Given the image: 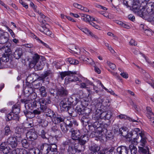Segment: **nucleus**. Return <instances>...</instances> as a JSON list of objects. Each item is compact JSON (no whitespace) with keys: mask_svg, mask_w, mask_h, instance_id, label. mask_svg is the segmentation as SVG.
<instances>
[{"mask_svg":"<svg viewBox=\"0 0 154 154\" xmlns=\"http://www.w3.org/2000/svg\"><path fill=\"white\" fill-rule=\"evenodd\" d=\"M69 131L71 133V139L68 140L64 143L65 145H70L74 143V141H77L81 145H83L88 140V135L86 134L80 137V133L79 130H75L72 128L69 129Z\"/></svg>","mask_w":154,"mask_h":154,"instance_id":"1","label":"nucleus"},{"mask_svg":"<svg viewBox=\"0 0 154 154\" xmlns=\"http://www.w3.org/2000/svg\"><path fill=\"white\" fill-rule=\"evenodd\" d=\"M51 102L50 98L49 97L40 99L38 102V105L40 106V107L34 110L33 111L35 116V115H39L42 112H45L47 108L48 105L50 104Z\"/></svg>","mask_w":154,"mask_h":154,"instance_id":"2","label":"nucleus"},{"mask_svg":"<svg viewBox=\"0 0 154 154\" xmlns=\"http://www.w3.org/2000/svg\"><path fill=\"white\" fill-rule=\"evenodd\" d=\"M78 124L76 121L71 118H69L65 120V122L61 123L60 125V128L63 132L65 133L72 128H73L75 126H78Z\"/></svg>","mask_w":154,"mask_h":154,"instance_id":"3","label":"nucleus"},{"mask_svg":"<svg viewBox=\"0 0 154 154\" xmlns=\"http://www.w3.org/2000/svg\"><path fill=\"white\" fill-rule=\"evenodd\" d=\"M132 0L133 4L131 5V7L134 12L137 13L140 17L143 18H144L146 16L148 17V15H149V17L150 16L149 13H148L147 10L144 7L140 6L139 7L138 5L135 4L134 0Z\"/></svg>","mask_w":154,"mask_h":154,"instance_id":"4","label":"nucleus"},{"mask_svg":"<svg viewBox=\"0 0 154 154\" xmlns=\"http://www.w3.org/2000/svg\"><path fill=\"white\" fill-rule=\"evenodd\" d=\"M57 147L56 145L51 146L47 143H44L41 145L39 148L42 154H48L52 151L56 152Z\"/></svg>","mask_w":154,"mask_h":154,"instance_id":"5","label":"nucleus"},{"mask_svg":"<svg viewBox=\"0 0 154 154\" xmlns=\"http://www.w3.org/2000/svg\"><path fill=\"white\" fill-rule=\"evenodd\" d=\"M72 97L69 98H65L63 99L60 103V106L61 109L63 111H66L68 110L71 103L73 104L74 101L72 100Z\"/></svg>","mask_w":154,"mask_h":154,"instance_id":"6","label":"nucleus"},{"mask_svg":"<svg viewBox=\"0 0 154 154\" xmlns=\"http://www.w3.org/2000/svg\"><path fill=\"white\" fill-rule=\"evenodd\" d=\"M77 104V107L76 108L75 110L77 112L79 115H82L83 114L86 112V109H85L82 104V102L80 101V100L77 98H75V100L73 103L74 105H75Z\"/></svg>","mask_w":154,"mask_h":154,"instance_id":"7","label":"nucleus"},{"mask_svg":"<svg viewBox=\"0 0 154 154\" xmlns=\"http://www.w3.org/2000/svg\"><path fill=\"white\" fill-rule=\"evenodd\" d=\"M21 101L22 103H25V106L26 109H28L32 110L33 107H36L37 106V104H38L39 101L37 102L36 101H30L27 100L25 99H21Z\"/></svg>","mask_w":154,"mask_h":154,"instance_id":"8","label":"nucleus"},{"mask_svg":"<svg viewBox=\"0 0 154 154\" xmlns=\"http://www.w3.org/2000/svg\"><path fill=\"white\" fill-rule=\"evenodd\" d=\"M17 137L10 136L7 139V143L9 147L14 148H16L18 144Z\"/></svg>","mask_w":154,"mask_h":154,"instance_id":"9","label":"nucleus"},{"mask_svg":"<svg viewBox=\"0 0 154 154\" xmlns=\"http://www.w3.org/2000/svg\"><path fill=\"white\" fill-rule=\"evenodd\" d=\"M8 33L0 29V44H4L8 42L9 39Z\"/></svg>","mask_w":154,"mask_h":154,"instance_id":"10","label":"nucleus"},{"mask_svg":"<svg viewBox=\"0 0 154 154\" xmlns=\"http://www.w3.org/2000/svg\"><path fill=\"white\" fill-rule=\"evenodd\" d=\"M30 6L33 8L34 11L39 15V16L38 17V19L40 22H43L44 20L45 21L46 20L47 18L40 11L36 9L37 6H35L33 2H31L30 3Z\"/></svg>","mask_w":154,"mask_h":154,"instance_id":"11","label":"nucleus"},{"mask_svg":"<svg viewBox=\"0 0 154 154\" xmlns=\"http://www.w3.org/2000/svg\"><path fill=\"white\" fill-rule=\"evenodd\" d=\"M66 117L62 115H55L52 119V122L55 124H59L64 122Z\"/></svg>","mask_w":154,"mask_h":154,"instance_id":"12","label":"nucleus"},{"mask_svg":"<svg viewBox=\"0 0 154 154\" xmlns=\"http://www.w3.org/2000/svg\"><path fill=\"white\" fill-rule=\"evenodd\" d=\"M127 129V128L125 127H123L119 128V127L117 125H113L112 128V130L115 134L118 133L123 136H124L123 132L126 131Z\"/></svg>","mask_w":154,"mask_h":154,"instance_id":"13","label":"nucleus"},{"mask_svg":"<svg viewBox=\"0 0 154 154\" xmlns=\"http://www.w3.org/2000/svg\"><path fill=\"white\" fill-rule=\"evenodd\" d=\"M139 135L141 139L139 142L137 143L138 144V146L145 147L147 146V138L145 136L144 134L143 133H140Z\"/></svg>","mask_w":154,"mask_h":154,"instance_id":"14","label":"nucleus"},{"mask_svg":"<svg viewBox=\"0 0 154 154\" xmlns=\"http://www.w3.org/2000/svg\"><path fill=\"white\" fill-rule=\"evenodd\" d=\"M11 132L10 127L7 125L5 127L4 131H0V137L2 138L5 136H8L11 134Z\"/></svg>","mask_w":154,"mask_h":154,"instance_id":"15","label":"nucleus"},{"mask_svg":"<svg viewBox=\"0 0 154 154\" xmlns=\"http://www.w3.org/2000/svg\"><path fill=\"white\" fill-rule=\"evenodd\" d=\"M117 151L119 154H128L129 148L128 146H122L117 148Z\"/></svg>","mask_w":154,"mask_h":154,"instance_id":"16","label":"nucleus"},{"mask_svg":"<svg viewBox=\"0 0 154 154\" xmlns=\"http://www.w3.org/2000/svg\"><path fill=\"white\" fill-rule=\"evenodd\" d=\"M26 137L27 139L31 141H33L37 139V135L35 131H29L26 134Z\"/></svg>","mask_w":154,"mask_h":154,"instance_id":"17","label":"nucleus"},{"mask_svg":"<svg viewBox=\"0 0 154 154\" xmlns=\"http://www.w3.org/2000/svg\"><path fill=\"white\" fill-rule=\"evenodd\" d=\"M24 131V128L17 127L15 130V133L16 134V137L19 138H20V140H21V138H22Z\"/></svg>","mask_w":154,"mask_h":154,"instance_id":"18","label":"nucleus"},{"mask_svg":"<svg viewBox=\"0 0 154 154\" xmlns=\"http://www.w3.org/2000/svg\"><path fill=\"white\" fill-rule=\"evenodd\" d=\"M38 29L41 32L44 33L45 34L48 35H52L51 34V32L50 31L49 29L47 28L46 25L43 26H41Z\"/></svg>","mask_w":154,"mask_h":154,"instance_id":"19","label":"nucleus"},{"mask_svg":"<svg viewBox=\"0 0 154 154\" xmlns=\"http://www.w3.org/2000/svg\"><path fill=\"white\" fill-rule=\"evenodd\" d=\"M89 149L92 154H99L98 152L100 150V148L99 146L94 144L91 145Z\"/></svg>","mask_w":154,"mask_h":154,"instance_id":"20","label":"nucleus"},{"mask_svg":"<svg viewBox=\"0 0 154 154\" xmlns=\"http://www.w3.org/2000/svg\"><path fill=\"white\" fill-rule=\"evenodd\" d=\"M68 94L67 91L64 88L58 89L57 91L56 94L57 96H67Z\"/></svg>","mask_w":154,"mask_h":154,"instance_id":"21","label":"nucleus"},{"mask_svg":"<svg viewBox=\"0 0 154 154\" xmlns=\"http://www.w3.org/2000/svg\"><path fill=\"white\" fill-rule=\"evenodd\" d=\"M77 74V72L76 71H64L61 72L60 73V75L61 78L62 80L63 79V78L66 75H75Z\"/></svg>","mask_w":154,"mask_h":154,"instance_id":"22","label":"nucleus"},{"mask_svg":"<svg viewBox=\"0 0 154 154\" xmlns=\"http://www.w3.org/2000/svg\"><path fill=\"white\" fill-rule=\"evenodd\" d=\"M138 152L140 153H142L144 154H150L149 152V147L146 146L145 147L138 146Z\"/></svg>","mask_w":154,"mask_h":154,"instance_id":"23","label":"nucleus"},{"mask_svg":"<svg viewBox=\"0 0 154 154\" xmlns=\"http://www.w3.org/2000/svg\"><path fill=\"white\" fill-rule=\"evenodd\" d=\"M65 79V81L68 83L73 82H76L79 80V79L77 77L73 75H68Z\"/></svg>","mask_w":154,"mask_h":154,"instance_id":"24","label":"nucleus"},{"mask_svg":"<svg viewBox=\"0 0 154 154\" xmlns=\"http://www.w3.org/2000/svg\"><path fill=\"white\" fill-rule=\"evenodd\" d=\"M23 55L22 50L20 48H17L14 53V56L16 59H18L21 57Z\"/></svg>","mask_w":154,"mask_h":154,"instance_id":"25","label":"nucleus"},{"mask_svg":"<svg viewBox=\"0 0 154 154\" xmlns=\"http://www.w3.org/2000/svg\"><path fill=\"white\" fill-rule=\"evenodd\" d=\"M5 143H2L0 146V150L2 151L3 153L4 154H7L9 153L11 150V147L7 146H4Z\"/></svg>","mask_w":154,"mask_h":154,"instance_id":"26","label":"nucleus"},{"mask_svg":"<svg viewBox=\"0 0 154 154\" xmlns=\"http://www.w3.org/2000/svg\"><path fill=\"white\" fill-rule=\"evenodd\" d=\"M132 134L133 135V138L137 139L138 138L140 135L139 133L140 132V129L138 128H135L132 130L131 131ZM140 133H142L141 132Z\"/></svg>","mask_w":154,"mask_h":154,"instance_id":"27","label":"nucleus"},{"mask_svg":"<svg viewBox=\"0 0 154 154\" xmlns=\"http://www.w3.org/2000/svg\"><path fill=\"white\" fill-rule=\"evenodd\" d=\"M106 111L100 113L98 114H96L95 115V116L93 118H94L95 119H97L99 120L100 119H106Z\"/></svg>","mask_w":154,"mask_h":154,"instance_id":"28","label":"nucleus"},{"mask_svg":"<svg viewBox=\"0 0 154 154\" xmlns=\"http://www.w3.org/2000/svg\"><path fill=\"white\" fill-rule=\"evenodd\" d=\"M74 145V143L71 144L70 145H68L69 146L68 149V152L69 154H75L77 152L78 149L77 148L73 146Z\"/></svg>","mask_w":154,"mask_h":154,"instance_id":"29","label":"nucleus"},{"mask_svg":"<svg viewBox=\"0 0 154 154\" xmlns=\"http://www.w3.org/2000/svg\"><path fill=\"white\" fill-rule=\"evenodd\" d=\"M27 151L23 149H17L13 150L11 154H27Z\"/></svg>","mask_w":154,"mask_h":154,"instance_id":"30","label":"nucleus"},{"mask_svg":"<svg viewBox=\"0 0 154 154\" xmlns=\"http://www.w3.org/2000/svg\"><path fill=\"white\" fill-rule=\"evenodd\" d=\"M20 106L18 103H16L12 107V112L15 114H18L20 112Z\"/></svg>","mask_w":154,"mask_h":154,"instance_id":"31","label":"nucleus"},{"mask_svg":"<svg viewBox=\"0 0 154 154\" xmlns=\"http://www.w3.org/2000/svg\"><path fill=\"white\" fill-rule=\"evenodd\" d=\"M146 115L149 120L154 118V114L152 112L151 108L149 107H147L146 108Z\"/></svg>","mask_w":154,"mask_h":154,"instance_id":"32","label":"nucleus"},{"mask_svg":"<svg viewBox=\"0 0 154 154\" xmlns=\"http://www.w3.org/2000/svg\"><path fill=\"white\" fill-rule=\"evenodd\" d=\"M40 57L37 54H35L32 57V59L30 61V64H32L34 65H35L38 62L39 60Z\"/></svg>","mask_w":154,"mask_h":154,"instance_id":"33","label":"nucleus"},{"mask_svg":"<svg viewBox=\"0 0 154 154\" xmlns=\"http://www.w3.org/2000/svg\"><path fill=\"white\" fill-rule=\"evenodd\" d=\"M37 121L43 127H47L48 124V122L47 121L40 118H38Z\"/></svg>","mask_w":154,"mask_h":154,"instance_id":"34","label":"nucleus"},{"mask_svg":"<svg viewBox=\"0 0 154 154\" xmlns=\"http://www.w3.org/2000/svg\"><path fill=\"white\" fill-rule=\"evenodd\" d=\"M119 118L121 119H128L130 121H132V122H139L138 121V119H137V120H135L134 119H132L131 118H130L129 117H128L126 115H123L122 114H121L119 115L118 116H117Z\"/></svg>","mask_w":154,"mask_h":154,"instance_id":"35","label":"nucleus"},{"mask_svg":"<svg viewBox=\"0 0 154 154\" xmlns=\"http://www.w3.org/2000/svg\"><path fill=\"white\" fill-rule=\"evenodd\" d=\"M81 19L84 21L89 23L90 22V16L88 15L84 14H81Z\"/></svg>","mask_w":154,"mask_h":154,"instance_id":"36","label":"nucleus"},{"mask_svg":"<svg viewBox=\"0 0 154 154\" xmlns=\"http://www.w3.org/2000/svg\"><path fill=\"white\" fill-rule=\"evenodd\" d=\"M102 98H99L94 100L93 103L95 105H97L98 107L101 108L102 106Z\"/></svg>","mask_w":154,"mask_h":154,"instance_id":"37","label":"nucleus"},{"mask_svg":"<svg viewBox=\"0 0 154 154\" xmlns=\"http://www.w3.org/2000/svg\"><path fill=\"white\" fill-rule=\"evenodd\" d=\"M25 116L27 118L29 119H31L35 116V114L33 112L29 111L26 110L23 111Z\"/></svg>","mask_w":154,"mask_h":154,"instance_id":"38","label":"nucleus"},{"mask_svg":"<svg viewBox=\"0 0 154 154\" xmlns=\"http://www.w3.org/2000/svg\"><path fill=\"white\" fill-rule=\"evenodd\" d=\"M2 50L5 51L4 54L6 55L10 56L12 54V52L11 49L7 46L2 48Z\"/></svg>","mask_w":154,"mask_h":154,"instance_id":"39","label":"nucleus"},{"mask_svg":"<svg viewBox=\"0 0 154 154\" xmlns=\"http://www.w3.org/2000/svg\"><path fill=\"white\" fill-rule=\"evenodd\" d=\"M46 113V115L47 116L50 117L51 119L56 115L53 111H52L50 109H48L47 108L46 111H45Z\"/></svg>","mask_w":154,"mask_h":154,"instance_id":"40","label":"nucleus"},{"mask_svg":"<svg viewBox=\"0 0 154 154\" xmlns=\"http://www.w3.org/2000/svg\"><path fill=\"white\" fill-rule=\"evenodd\" d=\"M131 154H136L137 152V149L136 146L133 144H131L128 147Z\"/></svg>","mask_w":154,"mask_h":154,"instance_id":"41","label":"nucleus"},{"mask_svg":"<svg viewBox=\"0 0 154 154\" xmlns=\"http://www.w3.org/2000/svg\"><path fill=\"white\" fill-rule=\"evenodd\" d=\"M38 70H41L43 67L45 63L43 60H40L39 62H38L35 64Z\"/></svg>","mask_w":154,"mask_h":154,"instance_id":"42","label":"nucleus"},{"mask_svg":"<svg viewBox=\"0 0 154 154\" xmlns=\"http://www.w3.org/2000/svg\"><path fill=\"white\" fill-rule=\"evenodd\" d=\"M46 139L48 140V142L51 144L50 145H55L54 144L55 143V141L56 140V138H54L51 136H50L49 137H47V138Z\"/></svg>","mask_w":154,"mask_h":154,"instance_id":"43","label":"nucleus"},{"mask_svg":"<svg viewBox=\"0 0 154 154\" xmlns=\"http://www.w3.org/2000/svg\"><path fill=\"white\" fill-rule=\"evenodd\" d=\"M40 151L38 148H32L29 150V154H39Z\"/></svg>","mask_w":154,"mask_h":154,"instance_id":"44","label":"nucleus"},{"mask_svg":"<svg viewBox=\"0 0 154 154\" xmlns=\"http://www.w3.org/2000/svg\"><path fill=\"white\" fill-rule=\"evenodd\" d=\"M40 94L42 96L44 97L46 96L47 92L45 87L42 86L39 89Z\"/></svg>","mask_w":154,"mask_h":154,"instance_id":"45","label":"nucleus"},{"mask_svg":"<svg viewBox=\"0 0 154 154\" xmlns=\"http://www.w3.org/2000/svg\"><path fill=\"white\" fill-rule=\"evenodd\" d=\"M67 61L71 64L76 65L79 63V61L77 60L74 59L72 58H67Z\"/></svg>","mask_w":154,"mask_h":154,"instance_id":"46","label":"nucleus"},{"mask_svg":"<svg viewBox=\"0 0 154 154\" xmlns=\"http://www.w3.org/2000/svg\"><path fill=\"white\" fill-rule=\"evenodd\" d=\"M102 134L101 133L98 132V131H93L92 132L91 134H90V137H100L102 135Z\"/></svg>","mask_w":154,"mask_h":154,"instance_id":"47","label":"nucleus"},{"mask_svg":"<svg viewBox=\"0 0 154 154\" xmlns=\"http://www.w3.org/2000/svg\"><path fill=\"white\" fill-rule=\"evenodd\" d=\"M109 100L106 99H102V107H105L107 106H109Z\"/></svg>","mask_w":154,"mask_h":154,"instance_id":"48","label":"nucleus"},{"mask_svg":"<svg viewBox=\"0 0 154 154\" xmlns=\"http://www.w3.org/2000/svg\"><path fill=\"white\" fill-rule=\"evenodd\" d=\"M21 142L23 147L25 148H27L29 146V144L26 139L22 140Z\"/></svg>","mask_w":154,"mask_h":154,"instance_id":"49","label":"nucleus"},{"mask_svg":"<svg viewBox=\"0 0 154 154\" xmlns=\"http://www.w3.org/2000/svg\"><path fill=\"white\" fill-rule=\"evenodd\" d=\"M106 119H109L112 116V112L111 110H108L106 111Z\"/></svg>","mask_w":154,"mask_h":154,"instance_id":"50","label":"nucleus"},{"mask_svg":"<svg viewBox=\"0 0 154 154\" xmlns=\"http://www.w3.org/2000/svg\"><path fill=\"white\" fill-rule=\"evenodd\" d=\"M46 134V132L43 130H41L39 131V135L44 139H46L47 138V137L45 135Z\"/></svg>","mask_w":154,"mask_h":154,"instance_id":"51","label":"nucleus"},{"mask_svg":"<svg viewBox=\"0 0 154 154\" xmlns=\"http://www.w3.org/2000/svg\"><path fill=\"white\" fill-rule=\"evenodd\" d=\"M9 56L4 54L2 57V60L5 62H8L9 60Z\"/></svg>","mask_w":154,"mask_h":154,"instance_id":"52","label":"nucleus"},{"mask_svg":"<svg viewBox=\"0 0 154 154\" xmlns=\"http://www.w3.org/2000/svg\"><path fill=\"white\" fill-rule=\"evenodd\" d=\"M13 113L12 112H10L7 114L6 116V119L7 121H9L13 119Z\"/></svg>","mask_w":154,"mask_h":154,"instance_id":"53","label":"nucleus"},{"mask_svg":"<svg viewBox=\"0 0 154 154\" xmlns=\"http://www.w3.org/2000/svg\"><path fill=\"white\" fill-rule=\"evenodd\" d=\"M66 111H67L68 113L69 114L70 116H71L74 117L75 115L73 114L74 112V110L72 108L71 106L69 107L68 110H67Z\"/></svg>","mask_w":154,"mask_h":154,"instance_id":"54","label":"nucleus"},{"mask_svg":"<svg viewBox=\"0 0 154 154\" xmlns=\"http://www.w3.org/2000/svg\"><path fill=\"white\" fill-rule=\"evenodd\" d=\"M90 118L85 119H83V120H81V121L84 125H86L90 123Z\"/></svg>","mask_w":154,"mask_h":154,"instance_id":"55","label":"nucleus"},{"mask_svg":"<svg viewBox=\"0 0 154 154\" xmlns=\"http://www.w3.org/2000/svg\"><path fill=\"white\" fill-rule=\"evenodd\" d=\"M100 124L98 121H96L94 122L92 125V126L94 128L97 129L100 127Z\"/></svg>","mask_w":154,"mask_h":154,"instance_id":"56","label":"nucleus"},{"mask_svg":"<svg viewBox=\"0 0 154 154\" xmlns=\"http://www.w3.org/2000/svg\"><path fill=\"white\" fill-rule=\"evenodd\" d=\"M82 115H83V116L82 117L81 120H83V119H87L88 118H90L89 117V112H86L84 113V114H83Z\"/></svg>","mask_w":154,"mask_h":154,"instance_id":"57","label":"nucleus"},{"mask_svg":"<svg viewBox=\"0 0 154 154\" xmlns=\"http://www.w3.org/2000/svg\"><path fill=\"white\" fill-rule=\"evenodd\" d=\"M107 63L108 66L112 69H114L116 68V66L115 64L112 63L110 61H107Z\"/></svg>","mask_w":154,"mask_h":154,"instance_id":"58","label":"nucleus"},{"mask_svg":"<svg viewBox=\"0 0 154 154\" xmlns=\"http://www.w3.org/2000/svg\"><path fill=\"white\" fill-rule=\"evenodd\" d=\"M144 32L147 35L150 36L152 35V32L150 29H146Z\"/></svg>","mask_w":154,"mask_h":154,"instance_id":"59","label":"nucleus"},{"mask_svg":"<svg viewBox=\"0 0 154 154\" xmlns=\"http://www.w3.org/2000/svg\"><path fill=\"white\" fill-rule=\"evenodd\" d=\"M125 4L126 5L127 7H131V5L133 3V0H131L129 1H125L124 2Z\"/></svg>","mask_w":154,"mask_h":154,"instance_id":"60","label":"nucleus"},{"mask_svg":"<svg viewBox=\"0 0 154 154\" xmlns=\"http://www.w3.org/2000/svg\"><path fill=\"white\" fill-rule=\"evenodd\" d=\"M129 45L132 46H135L137 45V42L134 39H131L129 42Z\"/></svg>","mask_w":154,"mask_h":154,"instance_id":"61","label":"nucleus"},{"mask_svg":"<svg viewBox=\"0 0 154 154\" xmlns=\"http://www.w3.org/2000/svg\"><path fill=\"white\" fill-rule=\"evenodd\" d=\"M51 130L52 131L54 132H57L59 133H60V131L58 129L56 125H54L51 128Z\"/></svg>","mask_w":154,"mask_h":154,"instance_id":"62","label":"nucleus"},{"mask_svg":"<svg viewBox=\"0 0 154 154\" xmlns=\"http://www.w3.org/2000/svg\"><path fill=\"white\" fill-rule=\"evenodd\" d=\"M124 136H125L126 139L130 138L132 137L133 138V135L131 131L128 132L126 135Z\"/></svg>","mask_w":154,"mask_h":154,"instance_id":"63","label":"nucleus"},{"mask_svg":"<svg viewBox=\"0 0 154 154\" xmlns=\"http://www.w3.org/2000/svg\"><path fill=\"white\" fill-rule=\"evenodd\" d=\"M100 154H109V152L108 150V149H104L101 150L100 152Z\"/></svg>","mask_w":154,"mask_h":154,"instance_id":"64","label":"nucleus"}]
</instances>
